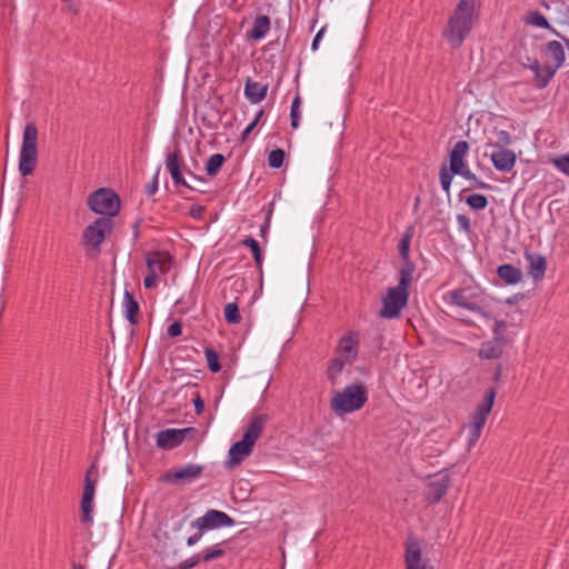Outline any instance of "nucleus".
I'll return each instance as SVG.
<instances>
[{"instance_id": "nucleus-1", "label": "nucleus", "mask_w": 569, "mask_h": 569, "mask_svg": "<svg viewBox=\"0 0 569 569\" xmlns=\"http://www.w3.org/2000/svg\"><path fill=\"white\" fill-rule=\"evenodd\" d=\"M480 11L477 0H459L442 30V37L452 50L462 47L479 21Z\"/></svg>"}, {"instance_id": "nucleus-2", "label": "nucleus", "mask_w": 569, "mask_h": 569, "mask_svg": "<svg viewBox=\"0 0 569 569\" xmlns=\"http://www.w3.org/2000/svg\"><path fill=\"white\" fill-rule=\"evenodd\" d=\"M469 144L467 141H458L449 153V167L442 166L440 169V184L445 192L449 193L453 176H460L471 181L476 187L488 188L487 183L478 180L477 176L470 170L467 157Z\"/></svg>"}, {"instance_id": "nucleus-3", "label": "nucleus", "mask_w": 569, "mask_h": 569, "mask_svg": "<svg viewBox=\"0 0 569 569\" xmlns=\"http://www.w3.org/2000/svg\"><path fill=\"white\" fill-rule=\"evenodd\" d=\"M268 421L266 415H258L246 427L242 438L236 441L228 451L227 466L234 468L247 459L253 451L257 440L260 438Z\"/></svg>"}, {"instance_id": "nucleus-4", "label": "nucleus", "mask_w": 569, "mask_h": 569, "mask_svg": "<svg viewBox=\"0 0 569 569\" xmlns=\"http://www.w3.org/2000/svg\"><path fill=\"white\" fill-rule=\"evenodd\" d=\"M367 401V389L362 385H350L342 390L333 391L330 407L338 416L357 411Z\"/></svg>"}, {"instance_id": "nucleus-5", "label": "nucleus", "mask_w": 569, "mask_h": 569, "mask_svg": "<svg viewBox=\"0 0 569 569\" xmlns=\"http://www.w3.org/2000/svg\"><path fill=\"white\" fill-rule=\"evenodd\" d=\"M38 163V129L33 122L26 124L19 152V172L22 177L31 174Z\"/></svg>"}, {"instance_id": "nucleus-6", "label": "nucleus", "mask_w": 569, "mask_h": 569, "mask_svg": "<svg viewBox=\"0 0 569 569\" xmlns=\"http://www.w3.org/2000/svg\"><path fill=\"white\" fill-rule=\"evenodd\" d=\"M443 301L448 306L465 308L486 318L491 317V313L487 310L485 300L471 288H460L448 291L443 295Z\"/></svg>"}, {"instance_id": "nucleus-7", "label": "nucleus", "mask_w": 569, "mask_h": 569, "mask_svg": "<svg viewBox=\"0 0 569 569\" xmlns=\"http://www.w3.org/2000/svg\"><path fill=\"white\" fill-rule=\"evenodd\" d=\"M87 203L92 211L108 218L116 216L120 209V200L117 193L106 188L91 193Z\"/></svg>"}, {"instance_id": "nucleus-8", "label": "nucleus", "mask_w": 569, "mask_h": 569, "mask_svg": "<svg viewBox=\"0 0 569 569\" xmlns=\"http://www.w3.org/2000/svg\"><path fill=\"white\" fill-rule=\"evenodd\" d=\"M409 299V288L397 284L389 288L382 299V309L380 317L385 319L398 318L402 309L407 306Z\"/></svg>"}, {"instance_id": "nucleus-9", "label": "nucleus", "mask_w": 569, "mask_h": 569, "mask_svg": "<svg viewBox=\"0 0 569 569\" xmlns=\"http://www.w3.org/2000/svg\"><path fill=\"white\" fill-rule=\"evenodd\" d=\"M113 228L111 218L100 217L89 224L83 231V240L87 247L98 250L100 244L110 234Z\"/></svg>"}, {"instance_id": "nucleus-10", "label": "nucleus", "mask_w": 569, "mask_h": 569, "mask_svg": "<svg viewBox=\"0 0 569 569\" xmlns=\"http://www.w3.org/2000/svg\"><path fill=\"white\" fill-rule=\"evenodd\" d=\"M234 521L226 512L211 509L202 517L192 521L191 527L199 531L212 530L220 527H232Z\"/></svg>"}, {"instance_id": "nucleus-11", "label": "nucleus", "mask_w": 569, "mask_h": 569, "mask_svg": "<svg viewBox=\"0 0 569 569\" xmlns=\"http://www.w3.org/2000/svg\"><path fill=\"white\" fill-rule=\"evenodd\" d=\"M359 352V336L355 331L341 336L336 347V357L352 363Z\"/></svg>"}, {"instance_id": "nucleus-12", "label": "nucleus", "mask_w": 569, "mask_h": 569, "mask_svg": "<svg viewBox=\"0 0 569 569\" xmlns=\"http://www.w3.org/2000/svg\"><path fill=\"white\" fill-rule=\"evenodd\" d=\"M97 481L84 479L83 492L80 502V520L83 523H93V510H94V496H96Z\"/></svg>"}, {"instance_id": "nucleus-13", "label": "nucleus", "mask_w": 569, "mask_h": 569, "mask_svg": "<svg viewBox=\"0 0 569 569\" xmlns=\"http://www.w3.org/2000/svg\"><path fill=\"white\" fill-rule=\"evenodd\" d=\"M203 471V467L196 463H189L166 473L164 479L172 483H188L198 479Z\"/></svg>"}, {"instance_id": "nucleus-14", "label": "nucleus", "mask_w": 569, "mask_h": 569, "mask_svg": "<svg viewBox=\"0 0 569 569\" xmlns=\"http://www.w3.org/2000/svg\"><path fill=\"white\" fill-rule=\"evenodd\" d=\"M495 397V389L491 388L486 391L483 400L477 406L476 411L471 416L469 426L476 427V429H482L485 427L487 418L492 409Z\"/></svg>"}, {"instance_id": "nucleus-15", "label": "nucleus", "mask_w": 569, "mask_h": 569, "mask_svg": "<svg viewBox=\"0 0 569 569\" xmlns=\"http://www.w3.org/2000/svg\"><path fill=\"white\" fill-rule=\"evenodd\" d=\"M406 569H427V562L422 558L421 543L412 537L407 541Z\"/></svg>"}, {"instance_id": "nucleus-16", "label": "nucleus", "mask_w": 569, "mask_h": 569, "mask_svg": "<svg viewBox=\"0 0 569 569\" xmlns=\"http://www.w3.org/2000/svg\"><path fill=\"white\" fill-rule=\"evenodd\" d=\"M191 428L166 429L157 435V446L162 449H173L184 440Z\"/></svg>"}, {"instance_id": "nucleus-17", "label": "nucleus", "mask_w": 569, "mask_h": 569, "mask_svg": "<svg viewBox=\"0 0 569 569\" xmlns=\"http://www.w3.org/2000/svg\"><path fill=\"white\" fill-rule=\"evenodd\" d=\"M148 271L156 276L166 274L171 268V257L168 252L154 251L147 254L146 258Z\"/></svg>"}, {"instance_id": "nucleus-18", "label": "nucleus", "mask_w": 569, "mask_h": 569, "mask_svg": "<svg viewBox=\"0 0 569 569\" xmlns=\"http://www.w3.org/2000/svg\"><path fill=\"white\" fill-rule=\"evenodd\" d=\"M493 167L501 172H509L513 169L517 160L516 153L502 147H497L490 154Z\"/></svg>"}, {"instance_id": "nucleus-19", "label": "nucleus", "mask_w": 569, "mask_h": 569, "mask_svg": "<svg viewBox=\"0 0 569 569\" xmlns=\"http://www.w3.org/2000/svg\"><path fill=\"white\" fill-rule=\"evenodd\" d=\"M525 258L528 263V273L533 280H541L546 273L547 260L543 256L535 252H526Z\"/></svg>"}, {"instance_id": "nucleus-20", "label": "nucleus", "mask_w": 569, "mask_h": 569, "mask_svg": "<svg viewBox=\"0 0 569 569\" xmlns=\"http://www.w3.org/2000/svg\"><path fill=\"white\" fill-rule=\"evenodd\" d=\"M428 496L431 500L438 501L447 492L449 478L447 473L440 472L429 478Z\"/></svg>"}, {"instance_id": "nucleus-21", "label": "nucleus", "mask_w": 569, "mask_h": 569, "mask_svg": "<svg viewBox=\"0 0 569 569\" xmlns=\"http://www.w3.org/2000/svg\"><path fill=\"white\" fill-rule=\"evenodd\" d=\"M267 91L268 83L251 79L246 81L244 96L252 104L261 102L266 98Z\"/></svg>"}, {"instance_id": "nucleus-22", "label": "nucleus", "mask_w": 569, "mask_h": 569, "mask_svg": "<svg viewBox=\"0 0 569 569\" xmlns=\"http://www.w3.org/2000/svg\"><path fill=\"white\" fill-rule=\"evenodd\" d=\"M506 340L503 338H495L493 340L481 343L479 357L482 359H497L501 356Z\"/></svg>"}, {"instance_id": "nucleus-23", "label": "nucleus", "mask_w": 569, "mask_h": 569, "mask_svg": "<svg viewBox=\"0 0 569 569\" xmlns=\"http://www.w3.org/2000/svg\"><path fill=\"white\" fill-rule=\"evenodd\" d=\"M351 363L342 360V358H332L329 363L326 371L327 379L332 385H339L341 383V377L343 375L346 366H350Z\"/></svg>"}, {"instance_id": "nucleus-24", "label": "nucleus", "mask_w": 569, "mask_h": 569, "mask_svg": "<svg viewBox=\"0 0 569 569\" xmlns=\"http://www.w3.org/2000/svg\"><path fill=\"white\" fill-rule=\"evenodd\" d=\"M271 27V21L268 16L259 14L253 21V26L250 31H248V38L254 41H258L266 37Z\"/></svg>"}, {"instance_id": "nucleus-25", "label": "nucleus", "mask_w": 569, "mask_h": 569, "mask_svg": "<svg viewBox=\"0 0 569 569\" xmlns=\"http://www.w3.org/2000/svg\"><path fill=\"white\" fill-rule=\"evenodd\" d=\"M545 51L553 59L555 63L552 66L555 68L560 69L563 66L566 56L562 43L560 41L552 40L547 42Z\"/></svg>"}, {"instance_id": "nucleus-26", "label": "nucleus", "mask_w": 569, "mask_h": 569, "mask_svg": "<svg viewBox=\"0 0 569 569\" xmlns=\"http://www.w3.org/2000/svg\"><path fill=\"white\" fill-rule=\"evenodd\" d=\"M498 276L507 283L513 284L521 280L522 273L511 264H503L498 268Z\"/></svg>"}, {"instance_id": "nucleus-27", "label": "nucleus", "mask_w": 569, "mask_h": 569, "mask_svg": "<svg viewBox=\"0 0 569 569\" xmlns=\"http://www.w3.org/2000/svg\"><path fill=\"white\" fill-rule=\"evenodd\" d=\"M123 309L126 317L130 321V323H136V316L138 313L139 306L128 290L124 291Z\"/></svg>"}, {"instance_id": "nucleus-28", "label": "nucleus", "mask_w": 569, "mask_h": 569, "mask_svg": "<svg viewBox=\"0 0 569 569\" xmlns=\"http://www.w3.org/2000/svg\"><path fill=\"white\" fill-rule=\"evenodd\" d=\"M557 70L558 69L551 64L542 66L541 69L539 70V72L535 77L536 81H537V83H536L537 87L539 89L546 88L548 86V83L550 82V80L556 74Z\"/></svg>"}, {"instance_id": "nucleus-29", "label": "nucleus", "mask_w": 569, "mask_h": 569, "mask_svg": "<svg viewBox=\"0 0 569 569\" xmlns=\"http://www.w3.org/2000/svg\"><path fill=\"white\" fill-rule=\"evenodd\" d=\"M526 22L538 28L551 30L555 34L560 36V33L550 26L547 18L539 11L530 12L526 19Z\"/></svg>"}, {"instance_id": "nucleus-30", "label": "nucleus", "mask_w": 569, "mask_h": 569, "mask_svg": "<svg viewBox=\"0 0 569 569\" xmlns=\"http://www.w3.org/2000/svg\"><path fill=\"white\" fill-rule=\"evenodd\" d=\"M413 272H415V266L407 258V260H403V264L401 266L400 279H399L398 284H400L401 287L409 288L410 283L412 281Z\"/></svg>"}, {"instance_id": "nucleus-31", "label": "nucleus", "mask_w": 569, "mask_h": 569, "mask_svg": "<svg viewBox=\"0 0 569 569\" xmlns=\"http://www.w3.org/2000/svg\"><path fill=\"white\" fill-rule=\"evenodd\" d=\"M224 162V157L220 153L210 156L206 163V171L209 176L213 177L218 173Z\"/></svg>"}, {"instance_id": "nucleus-32", "label": "nucleus", "mask_w": 569, "mask_h": 569, "mask_svg": "<svg viewBox=\"0 0 569 569\" xmlns=\"http://www.w3.org/2000/svg\"><path fill=\"white\" fill-rule=\"evenodd\" d=\"M223 315L229 323H239L241 321L239 308L234 302H229L224 306Z\"/></svg>"}, {"instance_id": "nucleus-33", "label": "nucleus", "mask_w": 569, "mask_h": 569, "mask_svg": "<svg viewBox=\"0 0 569 569\" xmlns=\"http://www.w3.org/2000/svg\"><path fill=\"white\" fill-rule=\"evenodd\" d=\"M466 202L473 210H482L488 204L487 198L483 194H480V193L470 194L467 198Z\"/></svg>"}, {"instance_id": "nucleus-34", "label": "nucleus", "mask_w": 569, "mask_h": 569, "mask_svg": "<svg viewBox=\"0 0 569 569\" xmlns=\"http://www.w3.org/2000/svg\"><path fill=\"white\" fill-rule=\"evenodd\" d=\"M204 355H206V360H207L208 368L212 372H219L220 369H221V366H220V362H219L218 353L213 349H211V348H206Z\"/></svg>"}, {"instance_id": "nucleus-35", "label": "nucleus", "mask_w": 569, "mask_h": 569, "mask_svg": "<svg viewBox=\"0 0 569 569\" xmlns=\"http://www.w3.org/2000/svg\"><path fill=\"white\" fill-rule=\"evenodd\" d=\"M181 162H182L181 152H180L179 148L176 147L173 152L168 154V157H167V161H166L167 168L169 171H172V169L180 170Z\"/></svg>"}, {"instance_id": "nucleus-36", "label": "nucleus", "mask_w": 569, "mask_h": 569, "mask_svg": "<svg viewBox=\"0 0 569 569\" xmlns=\"http://www.w3.org/2000/svg\"><path fill=\"white\" fill-rule=\"evenodd\" d=\"M284 160V151L282 149L272 150L268 156V164L271 168L278 169L282 166Z\"/></svg>"}, {"instance_id": "nucleus-37", "label": "nucleus", "mask_w": 569, "mask_h": 569, "mask_svg": "<svg viewBox=\"0 0 569 569\" xmlns=\"http://www.w3.org/2000/svg\"><path fill=\"white\" fill-rule=\"evenodd\" d=\"M243 244L246 247L250 248V250H251V252L253 254L256 263L258 266L261 264L262 254H261V250H260L258 241L256 239H253V238H247V239L243 240Z\"/></svg>"}, {"instance_id": "nucleus-38", "label": "nucleus", "mask_w": 569, "mask_h": 569, "mask_svg": "<svg viewBox=\"0 0 569 569\" xmlns=\"http://www.w3.org/2000/svg\"><path fill=\"white\" fill-rule=\"evenodd\" d=\"M551 163L557 168L560 172L569 177V154H563L557 158L551 159Z\"/></svg>"}, {"instance_id": "nucleus-39", "label": "nucleus", "mask_w": 569, "mask_h": 569, "mask_svg": "<svg viewBox=\"0 0 569 569\" xmlns=\"http://www.w3.org/2000/svg\"><path fill=\"white\" fill-rule=\"evenodd\" d=\"M224 555V550L219 547V545L208 548L203 551L202 560L204 562H209L212 560H216L218 558H221Z\"/></svg>"}, {"instance_id": "nucleus-40", "label": "nucleus", "mask_w": 569, "mask_h": 569, "mask_svg": "<svg viewBox=\"0 0 569 569\" xmlns=\"http://www.w3.org/2000/svg\"><path fill=\"white\" fill-rule=\"evenodd\" d=\"M410 242H411V234L409 231H407L402 239L399 242V253L402 257L403 260H407L409 256V249H410Z\"/></svg>"}, {"instance_id": "nucleus-41", "label": "nucleus", "mask_w": 569, "mask_h": 569, "mask_svg": "<svg viewBox=\"0 0 569 569\" xmlns=\"http://www.w3.org/2000/svg\"><path fill=\"white\" fill-rule=\"evenodd\" d=\"M467 430H468L467 443H468L469 448H472L479 440L482 429H476V427L468 425Z\"/></svg>"}, {"instance_id": "nucleus-42", "label": "nucleus", "mask_w": 569, "mask_h": 569, "mask_svg": "<svg viewBox=\"0 0 569 569\" xmlns=\"http://www.w3.org/2000/svg\"><path fill=\"white\" fill-rule=\"evenodd\" d=\"M13 0H0V16L4 19L13 13Z\"/></svg>"}, {"instance_id": "nucleus-43", "label": "nucleus", "mask_w": 569, "mask_h": 569, "mask_svg": "<svg viewBox=\"0 0 569 569\" xmlns=\"http://www.w3.org/2000/svg\"><path fill=\"white\" fill-rule=\"evenodd\" d=\"M262 114H263V110L260 109L259 112H257L254 119L244 128V130L242 131V134H241L242 141H244L248 138V136L251 133V131L256 128V126L258 124Z\"/></svg>"}, {"instance_id": "nucleus-44", "label": "nucleus", "mask_w": 569, "mask_h": 569, "mask_svg": "<svg viewBox=\"0 0 569 569\" xmlns=\"http://www.w3.org/2000/svg\"><path fill=\"white\" fill-rule=\"evenodd\" d=\"M62 1V11L78 14L79 13V7L74 0H61Z\"/></svg>"}, {"instance_id": "nucleus-45", "label": "nucleus", "mask_w": 569, "mask_h": 569, "mask_svg": "<svg viewBox=\"0 0 569 569\" xmlns=\"http://www.w3.org/2000/svg\"><path fill=\"white\" fill-rule=\"evenodd\" d=\"M159 277L156 276L153 272L148 271V274L146 276L143 280V286L147 289H151L157 286Z\"/></svg>"}, {"instance_id": "nucleus-46", "label": "nucleus", "mask_w": 569, "mask_h": 569, "mask_svg": "<svg viewBox=\"0 0 569 569\" xmlns=\"http://www.w3.org/2000/svg\"><path fill=\"white\" fill-rule=\"evenodd\" d=\"M457 223L459 228L466 232L470 231V219L465 214H458L457 216Z\"/></svg>"}, {"instance_id": "nucleus-47", "label": "nucleus", "mask_w": 569, "mask_h": 569, "mask_svg": "<svg viewBox=\"0 0 569 569\" xmlns=\"http://www.w3.org/2000/svg\"><path fill=\"white\" fill-rule=\"evenodd\" d=\"M170 172V176L172 178V180L174 181L176 184H182L184 187H188V188H192L191 186H189L186 180L183 179L180 170H174L172 169V171H169Z\"/></svg>"}, {"instance_id": "nucleus-48", "label": "nucleus", "mask_w": 569, "mask_h": 569, "mask_svg": "<svg viewBox=\"0 0 569 569\" xmlns=\"http://www.w3.org/2000/svg\"><path fill=\"white\" fill-rule=\"evenodd\" d=\"M290 119L292 129H297L299 127V120L301 118L300 109H290Z\"/></svg>"}, {"instance_id": "nucleus-49", "label": "nucleus", "mask_w": 569, "mask_h": 569, "mask_svg": "<svg viewBox=\"0 0 569 569\" xmlns=\"http://www.w3.org/2000/svg\"><path fill=\"white\" fill-rule=\"evenodd\" d=\"M181 332H182V327L178 321L171 323L168 328V335L172 338L180 336Z\"/></svg>"}, {"instance_id": "nucleus-50", "label": "nucleus", "mask_w": 569, "mask_h": 569, "mask_svg": "<svg viewBox=\"0 0 569 569\" xmlns=\"http://www.w3.org/2000/svg\"><path fill=\"white\" fill-rule=\"evenodd\" d=\"M84 479L96 480L98 482V466L92 463L86 472Z\"/></svg>"}, {"instance_id": "nucleus-51", "label": "nucleus", "mask_w": 569, "mask_h": 569, "mask_svg": "<svg viewBox=\"0 0 569 569\" xmlns=\"http://www.w3.org/2000/svg\"><path fill=\"white\" fill-rule=\"evenodd\" d=\"M505 329H506V322L505 321H501V320L496 321L495 326H493L495 338H503L502 337V332H503Z\"/></svg>"}, {"instance_id": "nucleus-52", "label": "nucleus", "mask_w": 569, "mask_h": 569, "mask_svg": "<svg viewBox=\"0 0 569 569\" xmlns=\"http://www.w3.org/2000/svg\"><path fill=\"white\" fill-rule=\"evenodd\" d=\"M325 31H326V26H325V27H322V28L317 32V34L315 36V38H313V40H312V43H311V50H312V51L318 50L319 42H320L321 38L323 37Z\"/></svg>"}, {"instance_id": "nucleus-53", "label": "nucleus", "mask_w": 569, "mask_h": 569, "mask_svg": "<svg viewBox=\"0 0 569 569\" xmlns=\"http://www.w3.org/2000/svg\"><path fill=\"white\" fill-rule=\"evenodd\" d=\"M200 561V557L196 556L180 563V569H191Z\"/></svg>"}, {"instance_id": "nucleus-54", "label": "nucleus", "mask_w": 569, "mask_h": 569, "mask_svg": "<svg viewBox=\"0 0 569 569\" xmlns=\"http://www.w3.org/2000/svg\"><path fill=\"white\" fill-rule=\"evenodd\" d=\"M193 405L197 413H201L203 411L204 402L199 396L193 400Z\"/></svg>"}, {"instance_id": "nucleus-55", "label": "nucleus", "mask_w": 569, "mask_h": 569, "mask_svg": "<svg viewBox=\"0 0 569 569\" xmlns=\"http://www.w3.org/2000/svg\"><path fill=\"white\" fill-rule=\"evenodd\" d=\"M541 64L537 59H533V61L530 63L529 69L535 73V76L539 72L541 69Z\"/></svg>"}, {"instance_id": "nucleus-56", "label": "nucleus", "mask_w": 569, "mask_h": 569, "mask_svg": "<svg viewBox=\"0 0 569 569\" xmlns=\"http://www.w3.org/2000/svg\"><path fill=\"white\" fill-rule=\"evenodd\" d=\"M499 137L500 141H502L506 144H509L511 142L510 134L507 131H500Z\"/></svg>"}, {"instance_id": "nucleus-57", "label": "nucleus", "mask_w": 569, "mask_h": 569, "mask_svg": "<svg viewBox=\"0 0 569 569\" xmlns=\"http://www.w3.org/2000/svg\"><path fill=\"white\" fill-rule=\"evenodd\" d=\"M201 539V533H196L193 536H190L187 540L188 546H193Z\"/></svg>"}, {"instance_id": "nucleus-58", "label": "nucleus", "mask_w": 569, "mask_h": 569, "mask_svg": "<svg viewBox=\"0 0 569 569\" xmlns=\"http://www.w3.org/2000/svg\"><path fill=\"white\" fill-rule=\"evenodd\" d=\"M158 174H159V171L156 173V177H154V180H153V183L150 184V187H148V193L152 194L156 192L157 188H158Z\"/></svg>"}, {"instance_id": "nucleus-59", "label": "nucleus", "mask_w": 569, "mask_h": 569, "mask_svg": "<svg viewBox=\"0 0 569 569\" xmlns=\"http://www.w3.org/2000/svg\"><path fill=\"white\" fill-rule=\"evenodd\" d=\"M300 103H301L300 97L296 96L293 98V100L291 101V106L290 107H300Z\"/></svg>"}, {"instance_id": "nucleus-60", "label": "nucleus", "mask_w": 569, "mask_h": 569, "mask_svg": "<svg viewBox=\"0 0 569 569\" xmlns=\"http://www.w3.org/2000/svg\"><path fill=\"white\" fill-rule=\"evenodd\" d=\"M563 42V44L567 47V49L569 50V38L565 37V36H559Z\"/></svg>"}, {"instance_id": "nucleus-61", "label": "nucleus", "mask_w": 569, "mask_h": 569, "mask_svg": "<svg viewBox=\"0 0 569 569\" xmlns=\"http://www.w3.org/2000/svg\"><path fill=\"white\" fill-rule=\"evenodd\" d=\"M72 569H84L81 565L73 563Z\"/></svg>"}, {"instance_id": "nucleus-62", "label": "nucleus", "mask_w": 569, "mask_h": 569, "mask_svg": "<svg viewBox=\"0 0 569 569\" xmlns=\"http://www.w3.org/2000/svg\"><path fill=\"white\" fill-rule=\"evenodd\" d=\"M315 23H317V20H316V19H313L311 28H313V27H315Z\"/></svg>"}]
</instances>
